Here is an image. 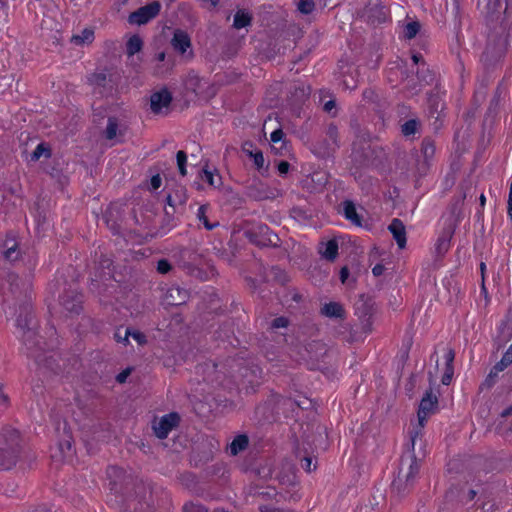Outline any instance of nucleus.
Masks as SVG:
<instances>
[{"mask_svg": "<svg viewBox=\"0 0 512 512\" xmlns=\"http://www.w3.org/2000/svg\"><path fill=\"white\" fill-rule=\"evenodd\" d=\"M498 373L499 372L495 371L494 368L492 367L489 374L486 376V378L482 382L481 389H483V388L491 389L497 382Z\"/></svg>", "mask_w": 512, "mask_h": 512, "instance_id": "60", "label": "nucleus"}, {"mask_svg": "<svg viewBox=\"0 0 512 512\" xmlns=\"http://www.w3.org/2000/svg\"><path fill=\"white\" fill-rule=\"evenodd\" d=\"M202 173H203V175H201L202 180L207 182L210 186L216 188L222 184L221 176H218V179L216 181L214 178V174L211 171L207 170L206 168L202 169Z\"/></svg>", "mask_w": 512, "mask_h": 512, "instance_id": "58", "label": "nucleus"}, {"mask_svg": "<svg viewBox=\"0 0 512 512\" xmlns=\"http://www.w3.org/2000/svg\"><path fill=\"white\" fill-rule=\"evenodd\" d=\"M188 298V291L177 285H172L166 290L165 293V300L169 306H179L185 304Z\"/></svg>", "mask_w": 512, "mask_h": 512, "instance_id": "24", "label": "nucleus"}, {"mask_svg": "<svg viewBox=\"0 0 512 512\" xmlns=\"http://www.w3.org/2000/svg\"><path fill=\"white\" fill-rule=\"evenodd\" d=\"M323 257L329 261H333L338 256V243L336 240H329L326 243Z\"/></svg>", "mask_w": 512, "mask_h": 512, "instance_id": "51", "label": "nucleus"}, {"mask_svg": "<svg viewBox=\"0 0 512 512\" xmlns=\"http://www.w3.org/2000/svg\"><path fill=\"white\" fill-rule=\"evenodd\" d=\"M23 342L27 349V356L31 358V353L33 354H40L44 353L43 349L41 348V337L36 335L34 331H32L30 328L24 332L23 336Z\"/></svg>", "mask_w": 512, "mask_h": 512, "instance_id": "27", "label": "nucleus"}, {"mask_svg": "<svg viewBox=\"0 0 512 512\" xmlns=\"http://www.w3.org/2000/svg\"><path fill=\"white\" fill-rule=\"evenodd\" d=\"M95 262L97 263V269H102V272H100L99 274L91 273V290L98 288L100 281L106 282L113 278V261L110 258L105 256L104 254H101L98 261Z\"/></svg>", "mask_w": 512, "mask_h": 512, "instance_id": "14", "label": "nucleus"}, {"mask_svg": "<svg viewBox=\"0 0 512 512\" xmlns=\"http://www.w3.org/2000/svg\"><path fill=\"white\" fill-rule=\"evenodd\" d=\"M301 359L310 370H324L328 368V348L321 341H311L300 351Z\"/></svg>", "mask_w": 512, "mask_h": 512, "instance_id": "5", "label": "nucleus"}, {"mask_svg": "<svg viewBox=\"0 0 512 512\" xmlns=\"http://www.w3.org/2000/svg\"><path fill=\"white\" fill-rule=\"evenodd\" d=\"M271 272L274 276V279L284 285L287 281H288V277H287V274L285 273L284 270H282L281 268H279L278 266H273L271 268Z\"/></svg>", "mask_w": 512, "mask_h": 512, "instance_id": "63", "label": "nucleus"}, {"mask_svg": "<svg viewBox=\"0 0 512 512\" xmlns=\"http://www.w3.org/2000/svg\"><path fill=\"white\" fill-rule=\"evenodd\" d=\"M30 355L31 358L34 359L39 369L46 370L53 375H59L63 373L61 364L59 363L60 359L54 354L44 352L40 354L31 353Z\"/></svg>", "mask_w": 512, "mask_h": 512, "instance_id": "16", "label": "nucleus"}, {"mask_svg": "<svg viewBox=\"0 0 512 512\" xmlns=\"http://www.w3.org/2000/svg\"><path fill=\"white\" fill-rule=\"evenodd\" d=\"M108 76L105 72H95L88 76L87 82L90 85L106 87Z\"/></svg>", "mask_w": 512, "mask_h": 512, "instance_id": "50", "label": "nucleus"}, {"mask_svg": "<svg viewBox=\"0 0 512 512\" xmlns=\"http://www.w3.org/2000/svg\"><path fill=\"white\" fill-rule=\"evenodd\" d=\"M214 334L217 339L227 341L230 345H234V321L232 319L224 320Z\"/></svg>", "mask_w": 512, "mask_h": 512, "instance_id": "30", "label": "nucleus"}, {"mask_svg": "<svg viewBox=\"0 0 512 512\" xmlns=\"http://www.w3.org/2000/svg\"><path fill=\"white\" fill-rule=\"evenodd\" d=\"M172 100L171 92L167 88H162L150 96V108L153 113L159 114L163 108L171 104Z\"/></svg>", "mask_w": 512, "mask_h": 512, "instance_id": "22", "label": "nucleus"}, {"mask_svg": "<svg viewBox=\"0 0 512 512\" xmlns=\"http://www.w3.org/2000/svg\"><path fill=\"white\" fill-rule=\"evenodd\" d=\"M271 142L273 143H278V142H282V145L279 149L273 147V149L276 150V154H279V155H283V153L281 152L282 149H285L286 146H287V142L285 140V133L283 132V130L281 128H278L276 130H274L272 133H271Z\"/></svg>", "mask_w": 512, "mask_h": 512, "instance_id": "52", "label": "nucleus"}, {"mask_svg": "<svg viewBox=\"0 0 512 512\" xmlns=\"http://www.w3.org/2000/svg\"><path fill=\"white\" fill-rule=\"evenodd\" d=\"M389 232L392 234L395 239L398 247L400 249L405 248L407 238H406V229L404 223L398 219L394 218L388 226Z\"/></svg>", "mask_w": 512, "mask_h": 512, "instance_id": "26", "label": "nucleus"}, {"mask_svg": "<svg viewBox=\"0 0 512 512\" xmlns=\"http://www.w3.org/2000/svg\"><path fill=\"white\" fill-rule=\"evenodd\" d=\"M126 205L111 203L104 213L105 222L113 235L123 236L128 230Z\"/></svg>", "mask_w": 512, "mask_h": 512, "instance_id": "8", "label": "nucleus"}, {"mask_svg": "<svg viewBox=\"0 0 512 512\" xmlns=\"http://www.w3.org/2000/svg\"><path fill=\"white\" fill-rule=\"evenodd\" d=\"M375 305L374 298L365 294H361L355 304V313L361 321L364 333L371 332L372 330V316L376 311Z\"/></svg>", "mask_w": 512, "mask_h": 512, "instance_id": "10", "label": "nucleus"}, {"mask_svg": "<svg viewBox=\"0 0 512 512\" xmlns=\"http://www.w3.org/2000/svg\"><path fill=\"white\" fill-rule=\"evenodd\" d=\"M446 14L452 18L455 26L461 25V5L460 0H450L446 2Z\"/></svg>", "mask_w": 512, "mask_h": 512, "instance_id": "41", "label": "nucleus"}, {"mask_svg": "<svg viewBox=\"0 0 512 512\" xmlns=\"http://www.w3.org/2000/svg\"><path fill=\"white\" fill-rule=\"evenodd\" d=\"M110 490L125 498V512H157V507L169 509L170 495L163 489L155 490L153 484L142 478L127 474L117 466L107 469Z\"/></svg>", "mask_w": 512, "mask_h": 512, "instance_id": "1", "label": "nucleus"}, {"mask_svg": "<svg viewBox=\"0 0 512 512\" xmlns=\"http://www.w3.org/2000/svg\"><path fill=\"white\" fill-rule=\"evenodd\" d=\"M421 24L419 21H412L404 27V37L406 39H413L420 31Z\"/></svg>", "mask_w": 512, "mask_h": 512, "instance_id": "55", "label": "nucleus"}, {"mask_svg": "<svg viewBox=\"0 0 512 512\" xmlns=\"http://www.w3.org/2000/svg\"><path fill=\"white\" fill-rule=\"evenodd\" d=\"M3 247L4 250L2 254L6 261L13 263L20 258L21 253L16 242H13L12 246H9V242H4Z\"/></svg>", "mask_w": 512, "mask_h": 512, "instance_id": "45", "label": "nucleus"}, {"mask_svg": "<svg viewBox=\"0 0 512 512\" xmlns=\"http://www.w3.org/2000/svg\"><path fill=\"white\" fill-rule=\"evenodd\" d=\"M421 153L424 157L422 162L419 161L418 154H411V160L416 164V171L419 176H424L429 168V160L435 154V142L430 137H425L421 143Z\"/></svg>", "mask_w": 512, "mask_h": 512, "instance_id": "13", "label": "nucleus"}, {"mask_svg": "<svg viewBox=\"0 0 512 512\" xmlns=\"http://www.w3.org/2000/svg\"><path fill=\"white\" fill-rule=\"evenodd\" d=\"M420 465L414 454L402 455L397 477L392 482V491L404 496L412 489Z\"/></svg>", "mask_w": 512, "mask_h": 512, "instance_id": "4", "label": "nucleus"}, {"mask_svg": "<svg viewBox=\"0 0 512 512\" xmlns=\"http://www.w3.org/2000/svg\"><path fill=\"white\" fill-rule=\"evenodd\" d=\"M307 400L306 401H297L290 397H284L280 394L274 393L270 396V398L265 402L264 406L272 407L273 409L279 410L280 407L294 410L295 407L306 409L307 408Z\"/></svg>", "mask_w": 512, "mask_h": 512, "instance_id": "19", "label": "nucleus"}, {"mask_svg": "<svg viewBox=\"0 0 512 512\" xmlns=\"http://www.w3.org/2000/svg\"><path fill=\"white\" fill-rule=\"evenodd\" d=\"M244 236L250 243L258 247L278 248L281 246L279 236L274 233L268 225L263 223L253 225L251 228L246 229Z\"/></svg>", "mask_w": 512, "mask_h": 512, "instance_id": "7", "label": "nucleus"}, {"mask_svg": "<svg viewBox=\"0 0 512 512\" xmlns=\"http://www.w3.org/2000/svg\"><path fill=\"white\" fill-rule=\"evenodd\" d=\"M459 221L460 216L458 213L455 219L443 228L435 244V253L437 257H443L448 252Z\"/></svg>", "mask_w": 512, "mask_h": 512, "instance_id": "15", "label": "nucleus"}, {"mask_svg": "<svg viewBox=\"0 0 512 512\" xmlns=\"http://www.w3.org/2000/svg\"><path fill=\"white\" fill-rule=\"evenodd\" d=\"M311 90L309 86H296L291 92V104L300 107L310 96Z\"/></svg>", "mask_w": 512, "mask_h": 512, "instance_id": "36", "label": "nucleus"}, {"mask_svg": "<svg viewBox=\"0 0 512 512\" xmlns=\"http://www.w3.org/2000/svg\"><path fill=\"white\" fill-rule=\"evenodd\" d=\"M297 9L301 14L309 15L315 9L314 0H299L297 2Z\"/></svg>", "mask_w": 512, "mask_h": 512, "instance_id": "56", "label": "nucleus"}, {"mask_svg": "<svg viewBox=\"0 0 512 512\" xmlns=\"http://www.w3.org/2000/svg\"><path fill=\"white\" fill-rule=\"evenodd\" d=\"M180 423V416L177 412H171L161 417L159 422L153 424L155 435L159 439L167 438L169 432Z\"/></svg>", "mask_w": 512, "mask_h": 512, "instance_id": "17", "label": "nucleus"}, {"mask_svg": "<svg viewBox=\"0 0 512 512\" xmlns=\"http://www.w3.org/2000/svg\"><path fill=\"white\" fill-rule=\"evenodd\" d=\"M180 484L189 491H195L198 487L199 481L193 472L185 471L178 476Z\"/></svg>", "mask_w": 512, "mask_h": 512, "instance_id": "43", "label": "nucleus"}, {"mask_svg": "<svg viewBox=\"0 0 512 512\" xmlns=\"http://www.w3.org/2000/svg\"><path fill=\"white\" fill-rule=\"evenodd\" d=\"M84 295L77 288H64L59 296L61 306L71 315H79L83 310Z\"/></svg>", "mask_w": 512, "mask_h": 512, "instance_id": "11", "label": "nucleus"}, {"mask_svg": "<svg viewBox=\"0 0 512 512\" xmlns=\"http://www.w3.org/2000/svg\"><path fill=\"white\" fill-rule=\"evenodd\" d=\"M276 479L279 485L286 488H293L298 484L295 467L290 463L282 465L281 470L276 475Z\"/></svg>", "mask_w": 512, "mask_h": 512, "instance_id": "23", "label": "nucleus"}, {"mask_svg": "<svg viewBox=\"0 0 512 512\" xmlns=\"http://www.w3.org/2000/svg\"><path fill=\"white\" fill-rule=\"evenodd\" d=\"M42 157L45 159H50L52 157V148L47 142H41L37 145L34 151L30 154V161L37 162Z\"/></svg>", "mask_w": 512, "mask_h": 512, "instance_id": "40", "label": "nucleus"}, {"mask_svg": "<svg viewBox=\"0 0 512 512\" xmlns=\"http://www.w3.org/2000/svg\"><path fill=\"white\" fill-rule=\"evenodd\" d=\"M175 212V209H168L167 207H165L161 225L156 232L157 236L162 237L166 235L170 230H172L176 226Z\"/></svg>", "mask_w": 512, "mask_h": 512, "instance_id": "31", "label": "nucleus"}, {"mask_svg": "<svg viewBox=\"0 0 512 512\" xmlns=\"http://www.w3.org/2000/svg\"><path fill=\"white\" fill-rule=\"evenodd\" d=\"M143 48V40L138 34L131 36L126 43V54L128 57H133L139 53Z\"/></svg>", "mask_w": 512, "mask_h": 512, "instance_id": "44", "label": "nucleus"}, {"mask_svg": "<svg viewBox=\"0 0 512 512\" xmlns=\"http://www.w3.org/2000/svg\"><path fill=\"white\" fill-rule=\"evenodd\" d=\"M326 136L328 137L327 140L332 142L333 145L339 147V144H338V128H337V126L335 124H333V123L329 124V126L327 127V130H326Z\"/></svg>", "mask_w": 512, "mask_h": 512, "instance_id": "62", "label": "nucleus"}, {"mask_svg": "<svg viewBox=\"0 0 512 512\" xmlns=\"http://www.w3.org/2000/svg\"><path fill=\"white\" fill-rule=\"evenodd\" d=\"M180 257L183 262V267L187 268L189 272H193L201 261V255L189 248H184L180 252Z\"/></svg>", "mask_w": 512, "mask_h": 512, "instance_id": "32", "label": "nucleus"}, {"mask_svg": "<svg viewBox=\"0 0 512 512\" xmlns=\"http://www.w3.org/2000/svg\"><path fill=\"white\" fill-rule=\"evenodd\" d=\"M129 337H130V328H126L124 332L122 333L121 327L118 328L114 333V339L118 343H122L123 345L129 344Z\"/></svg>", "mask_w": 512, "mask_h": 512, "instance_id": "61", "label": "nucleus"}, {"mask_svg": "<svg viewBox=\"0 0 512 512\" xmlns=\"http://www.w3.org/2000/svg\"><path fill=\"white\" fill-rule=\"evenodd\" d=\"M321 314L328 318H340L343 319L345 317V310L342 304L338 302H329L326 303L321 308Z\"/></svg>", "mask_w": 512, "mask_h": 512, "instance_id": "34", "label": "nucleus"}, {"mask_svg": "<svg viewBox=\"0 0 512 512\" xmlns=\"http://www.w3.org/2000/svg\"><path fill=\"white\" fill-rule=\"evenodd\" d=\"M94 39V31L90 28H85L82 30L80 35H73L71 37V42L76 45H82L85 43H91Z\"/></svg>", "mask_w": 512, "mask_h": 512, "instance_id": "48", "label": "nucleus"}, {"mask_svg": "<svg viewBox=\"0 0 512 512\" xmlns=\"http://www.w3.org/2000/svg\"><path fill=\"white\" fill-rule=\"evenodd\" d=\"M207 205L204 204V205H201L199 208H198V212H197V218L200 222L203 223L204 227L211 231L213 230L215 227H217L219 225V222H215V223H210L207 216H206V211H207Z\"/></svg>", "mask_w": 512, "mask_h": 512, "instance_id": "53", "label": "nucleus"}, {"mask_svg": "<svg viewBox=\"0 0 512 512\" xmlns=\"http://www.w3.org/2000/svg\"><path fill=\"white\" fill-rule=\"evenodd\" d=\"M156 269L157 272L160 274H167L172 270V264L169 262V260L163 258L157 262Z\"/></svg>", "mask_w": 512, "mask_h": 512, "instance_id": "64", "label": "nucleus"}, {"mask_svg": "<svg viewBox=\"0 0 512 512\" xmlns=\"http://www.w3.org/2000/svg\"><path fill=\"white\" fill-rule=\"evenodd\" d=\"M171 45L174 50L183 55L189 48H191V38L186 31L176 29L171 39Z\"/></svg>", "mask_w": 512, "mask_h": 512, "instance_id": "25", "label": "nucleus"}, {"mask_svg": "<svg viewBox=\"0 0 512 512\" xmlns=\"http://www.w3.org/2000/svg\"><path fill=\"white\" fill-rule=\"evenodd\" d=\"M58 433V448L63 457L72 455L73 437L70 427L67 422H63L62 432L60 425L57 427Z\"/></svg>", "mask_w": 512, "mask_h": 512, "instance_id": "21", "label": "nucleus"}, {"mask_svg": "<svg viewBox=\"0 0 512 512\" xmlns=\"http://www.w3.org/2000/svg\"><path fill=\"white\" fill-rule=\"evenodd\" d=\"M242 151L253 159L255 168L259 171L262 176H268L269 165H264L265 160L261 150L255 147V144L247 140L242 144Z\"/></svg>", "mask_w": 512, "mask_h": 512, "instance_id": "18", "label": "nucleus"}, {"mask_svg": "<svg viewBox=\"0 0 512 512\" xmlns=\"http://www.w3.org/2000/svg\"><path fill=\"white\" fill-rule=\"evenodd\" d=\"M439 410V401L436 394L433 393L432 388L425 391L417 411L418 425L411 432L412 446L419 436H422V430L427 422L429 416L437 413Z\"/></svg>", "mask_w": 512, "mask_h": 512, "instance_id": "6", "label": "nucleus"}, {"mask_svg": "<svg viewBox=\"0 0 512 512\" xmlns=\"http://www.w3.org/2000/svg\"><path fill=\"white\" fill-rule=\"evenodd\" d=\"M252 23V15L245 9H239L235 15L233 20V27L236 29L246 28L250 26Z\"/></svg>", "mask_w": 512, "mask_h": 512, "instance_id": "42", "label": "nucleus"}, {"mask_svg": "<svg viewBox=\"0 0 512 512\" xmlns=\"http://www.w3.org/2000/svg\"><path fill=\"white\" fill-rule=\"evenodd\" d=\"M176 161H177L179 173L182 176H185L187 174V170H186L187 154H186V152L183 150H179L176 154Z\"/></svg>", "mask_w": 512, "mask_h": 512, "instance_id": "57", "label": "nucleus"}, {"mask_svg": "<svg viewBox=\"0 0 512 512\" xmlns=\"http://www.w3.org/2000/svg\"><path fill=\"white\" fill-rule=\"evenodd\" d=\"M160 10L161 3L159 1H152L130 13L128 16V22L130 24L145 25L158 16Z\"/></svg>", "mask_w": 512, "mask_h": 512, "instance_id": "12", "label": "nucleus"}, {"mask_svg": "<svg viewBox=\"0 0 512 512\" xmlns=\"http://www.w3.org/2000/svg\"><path fill=\"white\" fill-rule=\"evenodd\" d=\"M485 19L490 29L507 44L512 35V12L502 0H486Z\"/></svg>", "mask_w": 512, "mask_h": 512, "instance_id": "2", "label": "nucleus"}, {"mask_svg": "<svg viewBox=\"0 0 512 512\" xmlns=\"http://www.w3.org/2000/svg\"><path fill=\"white\" fill-rule=\"evenodd\" d=\"M182 512H210L209 508L199 501H187L182 506Z\"/></svg>", "mask_w": 512, "mask_h": 512, "instance_id": "54", "label": "nucleus"}, {"mask_svg": "<svg viewBox=\"0 0 512 512\" xmlns=\"http://www.w3.org/2000/svg\"><path fill=\"white\" fill-rule=\"evenodd\" d=\"M246 194L256 201L264 200L269 197L267 187L257 177L246 186Z\"/></svg>", "mask_w": 512, "mask_h": 512, "instance_id": "28", "label": "nucleus"}, {"mask_svg": "<svg viewBox=\"0 0 512 512\" xmlns=\"http://www.w3.org/2000/svg\"><path fill=\"white\" fill-rule=\"evenodd\" d=\"M343 216L352 224L362 227V216L358 214L355 203L352 200H344L341 203Z\"/></svg>", "mask_w": 512, "mask_h": 512, "instance_id": "29", "label": "nucleus"}, {"mask_svg": "<svg viewBox=\"0 0 512 512\" xmlns=\"http://www.w3.org/2000/svg\"><path fill=\"white\" fill-rule=\"evenodd\" d=\"M338 146H335L327 139L317 142L314 145L313 152L320 158L326 159L335 153Z\"/></svg>", "mask_w": 512, "mask_h": 512, "instance_id": "33", "label": "nucleus"}, {"mask_svg": "<svg viewBox=\"0 0 512 512\" xmlns=\"http://www.w3.org/2000/svg\"><path fill=\"white\" fill-rule=\"evenodd\" d=\"M358 17L376 26L385 23L389 17V9L380 0H368L366 5L357 12Z\"/></svg>", "mask_w": 512, "mask_h": 512, "instance_id": "9", "label": "nucleus"}, {"mask_svg": "<svg viewBox=\"0 0 512 512\" xmlns=\"http://www.w3.org/2000/svg\"><path fill=\"white\" fill-rule=\"evenodd\" d=\"M249 437L246 434L237 435L229 445L230 454L236 456L247 449Z\"/></svg>", "mask_w": 512, "mask_h": 512, "instance_id": "39", "label": "nucleus"}, {"mask_svg": "<svg viewBox=\"0 0 512 512\" xmlns=\"http://www.w3.org/2000/svg\"><path fill=\"white\" fill-rule=\"evenodd\" d=\"M252 471L261 479H271L273 475V463L270 459H264L253 466Z\"/></svg>", "mask_w": 512, "mask_h": 512, "instance_id": "35", "label": "nucleus"}, {"mask_svg": "<svg viewBox=\"0 0 512 512\" xmlns=\"http://www.w3.org/2000/svg\"><path fill=\"white\" fill-rule=\"evenodd\" d=\"M0 442V470H10L18 463L22 451V438L17 429L4 427Z\"/></svg>", "mask_w": 512, "mask_h": 512, "instance_id": "3", "label": "nucleus"}, {"mask_svg": "<svg viewBox=\"0 0 512 512\" xmlns=\"http://www.w3.org/2000/svg\"><path fill=\"white\" fill-rule=\"evenodd\" d=\"M427 102L429 109V117L435 119L434 126L435 129H438L442 125L440 118L445 109V102L443 101L439 92L429 93Z\"/></svg>", "mask_w": 512, "mask_h": 512, "instance_id": "20", "label": "nucleus"}, {"mask_svg": "<svg viewBox=\"0 0 512 512\" xmlns=\"http://www.w3.org/2000/svg\"><path fill=\"white\" fill-rule=\"evenodd\" d=\"M201 84L202 79L194 71L189 72L184 80L186 91L192 92L195 95L201 93Z\"/></svg>", "mask_w": 512, "mask_h": 512, "instance_id": "38", "label": "nucleus"}, {"mask_svg": "<svg viewBox=\"0 0 512 512\" xmlns=\"http://www.w3.org/2000/svg\"><path fill=\"white\" fill-rule=\"evenodd\" d=\"M6 281L9 284L10 292L16 297L19 298L22 294L20 289L21 281L19 276L13 272L7 273Z\"/></svg>", "mask_w": 512, "mask_h": 512, "instance_id": "46", "label": "nucleus"}, {"mask_svg": "<svg viewBox=\"0 0 512 512\" xmlns=\"http://www.w3.org/2000/svg\"><path fill=\"white\" fill-rule=\"evenodd\" d=\"M420 127V121L417 118L407 120L401 126V132L404 136L408 137L414 135Z\"/></svg>", "mask_w": 512, "mask_h": 512, "instance_id": "49", "label": "nucleus"}, {"mask_svg": "<svg viewBox=\"0 0 512 512\" xmlns=\"http://www.w3.org/2000/svg\"><path fill=\"white\" fill-rule=\"evenodd\" d=\"M412 346V338H409L406 343L402 345L399 355V361L401 363L402 368L405 366L407 361L409 360V352Z\"/></svg>", "mask_w": 512, "mask_h": 512, "instance_id": "59", "label": "nucleus"}, {"mask_svg": "<svg viewBox=\"0 0 512 512\" xmlns=\"http://www.w3.org/2000/svg\"><path fill=\"white\" fill-rule=\"evenodd\" d=\"M503 54L502 48H496L495 45H491L489 42L485 48V50L482 53L481 59L485 64H492L496 61H498Z\"/></svg>", "mask_w": 512, "mask_h": 512, "instance_id": "37", "label": "nucleus"}, {"mask_svg": "<svg viewBox=\"0 0 512 512\" xmlns=\"http://www.w3.org/2000/svg\"><path fill=\"white\" fill-rule=\"evenodd\" d=\"M119 122L115 116L108 117L106 129L103 132L104 137L107 140H113L117 136Z\"/></svg>", "mask_w": 512, "mask_h": 512, "instance_id": "47", "label": "nucleus"}]
</instances>
